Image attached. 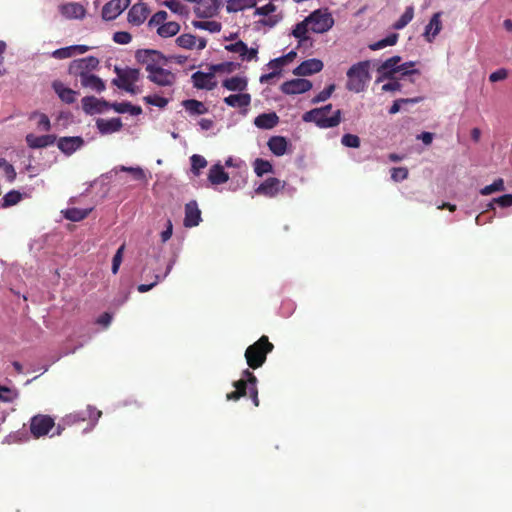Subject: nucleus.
Segmentation results:
<instances>
[{
    "label": "nucleus",
    "instance_id": "42",
    "mask_svg": "<svg viewBox=\"0 0 512 512\" xmlns=\"http://www.w3.org/2000/svg\"><path fill=\"white\" fill-rule=\"evenodd\" d=\"M21 199L22 194L19 191L11 190L8 193H6L5 196L2 198L1 206L3 208H7L16 205L21 201Z\"/></svg>",
    "mask_w": 512,
    "mask_h": 512
},
{
    "label": "nucleus",
    "instance_id": "21",
    "mask_svg": "<svg viewBox=\"0 0 512 512\" xmlns=\"http://www.w3.org/2000/svg\"><path fill=\"white\" fill-rule=\"evenodd\" d=\"M84 141L81 137H62L58 140L57 146L58 148L65 154L71 155L76 150H78Z\"/></svg>",
    "mask_w": 512,
    "mask_h": 512
},
{
    "label": "nucleus",
    "instance_id": "36",
    "mask_svg": "<svg viewBox=\"0 0 512 512\" xmlns=\"http://www.w3.org/2000/svg\"><path fill=\"white\" fill-rule=\"evenodd\" d=\"M82 108L87 114L100 113V99L94 96H85L81 100Z\"/></svg>",
    "mask_w": 512,
    "mask_h": 512
},
{
    "label": "nucleus",
    "instance_id": "43",
    "mask_svg": "<svg viewBox=\"0 0 512 512\" xmlns=\"http://www.w3.org/2000/svg\"><path fill=\"white\" fill-rule=\"evenodd\" d=\"M143 101L146 104H149V105H152V106H156V107H159L161 109L165 108L168 105V103H169V99L168 98L159 96L157 94L147 95V96L143 97Z\"/></svg>",
    "mask_w": 512,
    "mask_h": 512
},
{
    "label": "nucleus",
    "instance_id": "33",
    "mask_svg": "<svg viewBox=\"0 0 512 512\" xmlns=\"http://www.w3.org/2000/svg\"><path fill=\"white\" fill-rule=\"evenodd\" d=\"M255 6V0H229L226 5V10L229 13H236Z\"/></svg>",
    "mask_w": 512,
    "mask_h": 512
},
{
    "label": "nucleus",
    "instance_id": "30",
    "mask_svg": "<svg viewBox=\"0 0 512 512\" xmlns=\"http://www.w3.org/2000/svg\"><path fill=\"white\" fill-rule=\"evenodd\" d=\"M270 151L276 156H282L286 153L288 142L283 136H273L267 143Z\"/></svg>",
    "mask_w": 512,
    "mask_h": 512
},
{
    "label": "nucleus",
    "instance_id": "23",
    "mask_svg": "<svg viewBox=\"0 0 512 512\" xmlns=\"http://www.w3.org/2000/svg\"><path fill=\"white\" fill-rule=\"evenodd\" d=\"M26 143L32 149L45 148L50 145H53L56 141V136L54 135H42L36 136L34 134L26 135Z\"/></svg>",
    "mask_w": 512,
    "mask_h": 512
},
{
    "label": "nucleus",
    "instance_id": "10",
    "mask_svg": "<svg viewBox=\"0 0 512 512\" xmlns=\"http://www.w3.org/2000/svg\"><path fill=\"white\" fill-rule=\"evenodd\" d=\"M149 14L150 8L148 4L143 1H139L130 8L127 20L134 26H140L145 22Z\"/></svg>",
    "mask_w": 512,
    "mask_h": 512
},
{
    "label": "nucleus",
    "instance_id": "27",
    "mask_svg": "<svg viewBox=\"0 0 512 512\" xmlns=\"http://www.w3.org/2000/svg\"><path fill=\"white\" fill-rule=\"evenodd\" d=\"M222 86L229 91L242 93L247 89L248 81L245 77L233 76L223 80Z\"/></svg>",
    "mask_w": 512,
    "mask_h": 512
},
{
    "label": "nucleus",
    "instance_id": "3",
    "mask_svg": "<svg viewBox=\"0 0 512 512\" xmlns=\"http://www.w3.org/2000/svg\"><path fill=\"white\" fill-rule=\"evenodd\" d=\"M274 349V345L266 335L261 336L256 342L248 346L245 351L247 365L251 369L260 368L266 361L267 355Z\"/></svg>",
    "mask_w": 512,
    "mask_h": 512
},
{
    "label": "nucleus",
    "instance_id": "29",
    "mask_svg": "<svg viewBox=\"0 0 512 512\" xmlns=\"http://www.w3.org/2000/svg\"><path fill=\"white\" fill-rule=\"evenodd\" d=\"M81 86L86 89H90L97 93H101L106 89L105 82L95 74H89L85 79L80 82Z\"/></svg>",
    "mask_w": 512,
    "mask_h": 512
},
{
    "label": "nucleus",
    "instance_id": "39",
    "mask_svg": "<svg viewBox=\"0 0 512 512\" xmlns=\"http://www.w3.org/2000/svg\"><path fill=\"white\" fill-rule=\"evenodd\" d=\"M414 17V7H406L401 17L393 24V28L396 30L403 29Z\"/></svg>",
    "mask_w": 512,
    "mask_h": 512
},
{
    "label": "nucleus",
    "instance_id": "28",
    "mask_svg": "<svg viewBox=\"0 0 512 512\" xmlns=\"http://www.w3.org/2000/svg\"><path fill=\"white\" fill-rule=\"evenodd\" d=\"M208 180L213 185H220L229 180V175L224 171V168L220 164H215L209 170Z\"/></svg>",
    "mask_w": 512,
    "mask_h": 512
},
{
    "label": "nucleus",
    "instance_id": "31",
    "mask_svg": "<svg viewBox=\"0 0 512 512\" xmlns=\"http://www.w3.org/2000/svg\"><path fill=\"white\" fill-rule=\"evenodd\" d=\"M182 106L191 115H203L208 112V108L201 101L196 99H188L182 102Z\"/></svg>",
    "mask_w": 512,
    "mask_h": 512
},
{
    "label": "nucleus",
    "instance_id": "41",
    "mask_svg": "<svg viewBox=\"0 0 512 512\" xmlns=\"http://www.w3.org/2000/svg\"><path fill=\"white\" fill-rule=\"evenodd\" d=\"M397 40H398V34L392 33V34L388 35L387 37H385L384 39H381V40L371 44L369 46V48L374 51L380 50L387 46L395 45L397 43Z\"/></svg>",
    "mask_w": 512,
    "mask_h": 512
},
{
    "label": "nucleus",
    "instance_id": "62",
    "mask_svg": "<svg viewBox=\"0 0 512 512\" xmlns=\"http://www.w3.org/2000/svg\"><path fill=\"white\" fill-rule=\"evenodd\" d=\"M172 233H173V224H172V221L170 219H168L166 222V229L161 232V241L163 243L167 242L171 238Z\"/></svg>",
    "mask_w": 512,
    "mask_h": 512
},
{
    "label": "nucleus",
    "instance_id": "55",
    "mask_svg": "<svg viewBox=\"0 0 512 512\" xmlns=\"http://www.w3.org/2000/svg\"><path fill=\"white\" fill-rule=\"evenodd\" d=\"M120 170L130 173L136 180L141 181V180L145 179V173H144L143 169L140 167L121 166Z\"/></svg>",
    "mask_w": 512,
    "mask_h": 512
},
{
    "label": "nucleus",
    "instance_id": "20",
    "mask_svg": "<svg viewBox=\"0 0 512 512\" xmlns=\"http://www.w3.org/2000/svg\"><path fill=\"white\" fill-rule=\"evenodd\" d=\"M176 43L179 47L184 49H193L195 46L198 50H203L207 41L204 38H199L198 40L192 34H182L176 39Z\"/></svg>",
    "mask_w": 512,
    "mask_h": 512
},
{
    "label": "nucleus",
    "instance_id": "11",
    "mask_svg": "<svg viewBox=\"0 0 512 512\" xmlns=\"http://www.w3.org/2000/svg\"><path fill=\"white\" fill-rule=\"evenodd\" d=\"M401 61L400 56H393L385 60L378 68L377 72L380 76L377 79V82H381L384 79L394 80L395 74L399 72L398 65Z\"/></svg>",
    "mask_w": 512,
    "mask_h": 512
},
{
    "label": "nucleus",
    "instance_id": "38",
    "mask_svg": "<svg viewBox=\"0 0 512 512\" xmlns=\"http://www.w3.org/2000/svg\"><path fill=\"white\" fill-rule=\"evenodd\" d=\"M310 31L309 23L306 22V18L297 23L292 31V35L299 40V42H303L308 40L307 33Z\"/></svg>",
    "mask_w": 512,
    "mask_h": 512
},
{
    "label": "nucleus",
    "instance_id": "32",
    "mask_svg": "<svg viewBox=\"0 0 512 512\" xmlns=\"http://www.w3.org/2000/svg\"><path fill=\"white\" fill-rule=\"evenodd\" d=\"M440 17H441V12L435 13L432 16V18L430 19L428 25L426 26L424 34L427 37L428 41H431L430 35L432 36V38H434L436 35L439 34L441 27H442Z\"/></svg>",
    "mask_w": 512,
    "mask_h": 512
},
{
    "label": "nucleus",
    "instance_id": "24",
    "mask_svg": "<svg viewBox=\"0 0 512 512\" xmlns=\"http://www.w3.org/2000/svg\"><path fill=\"white\" fill-rule=\"evenodd\" d=\"M96 126L101 134H111L119 131L123 124L120 118L98 119Z\"/></svg>",
    "mask_w": 512,
    "mask_h": 512
},
{
    "label": "nucleus",
    "instance_id": "2",
    "mask_svg": "<svg viewBox=\"0 0 512 512\" xmlns=\"http://www.w3.org/2000/svg\"><path fill=\"white\" fill-rule=\"evenodd\" d=\"M257 378L256 376L249 371V369H245L242 372V378L235 381L233 386L235 390L228 393L226 395L227 400L237 401L241 397L249 395L252 399L255 407L259 406V398H258V388H257Z\"/></svg>",
    "mask_w": 512,
    "mask_h": 512
},
{
    "label": "nucleus",
    "instance_id": "9",
    "mask_svg": "<svg viewBox=\"0 0 512 512\" xmlns=\"http://www.w3.org/2000/svg\"><path fill=\"white\" fill-rule=\"evenodd\" d=\"M55 427V420L50 415L37 414L30 419V432L35 439L48 435Z\"/></svg>",
    "mask_w": 512,
    "mask_h": 512
},
{
    "label": "nucleus",
    "instance_id": "49",
    "mask_svg": "<svg viewBox=\"0 0 512 512\" xmlns=\"http://www.w3.org/2000/svg\"><path fill=\"white\" fill-rule=\"evenodd\" d=\"M334 90H335L334 84L328 85L325 89H323L316 96H314L312 98L311 102L313 104H317V103L326 101L327 99H329L331 97Z\"/></svg>",
    "mask_w": 512,
    "mask_h": 512
},
{
    "label": "nucleus",
    "instance_id": "56",
    "mask_svg": "<svg viewBox=\"0 0 512 512\" xmlns=\"http://www.w3.org/2000/svg\"><path fill=\"white\" fill-rule=\"evenodd\" d=\"M17 394L12 389L0 385V400L3 402H12Z\"/></svg>",
    "mask_w": 512,
    "mask_h": 512
},
{
    "label": "nucleus",
    "instance_id": "16",
    "mask_svg": "<svg viewBox=\"0 0 512 512\" xmlns=\"http://www.w3.org/2000/svg\"><path fill=\"white\" fill-rule=\"evenodd\" d=\"M323 69V63L321 60L312 58L303 61L300 65H298L293 73L297 76H308L314 73H318Z\"/></svg>",
    "mask_w": 512,
    "mask_h": 512
},
{
    "label": "nucleus",
    "instance_id": "26",
    "mask_svg": "<svg viewBox=\"0 0 512 512\" xmlns=\"http://www.w3.org/2000/svg\"><path fill=\"white\" fill-rule=\"evenodd\" d=\"M224 103L233 108H245L251 103V96L248 93L231 94L224 98Z\"/></svg>",
    "mask_w": 512,
    "mask_h": 512
},
{
    "label": "nucleus",
    "instance_id": "50",
    "mask_svg": "<svg viewBox=\"0 0 512 512\" xmlns=\"http://www.w3.org/2000/svg\"><path fill=\"white\" fill-rule=\"evenodd\" d=\"M494 204L499 205L502 208L512 206V194H505L500 197L494 198L489 204L488 208L494 209Z\"/></svg>",
    "mask_w": 512,
    "mask_h": 512
},
{
    "label": "nucleus",
    "instance_id": "61",
    "mask_svg": "<svg viewBox=\"0 0 512 512\" xmlns=\"http://www.w3.org/2000/svg\"><path fill=\"white\" fill-rule=\"evenodd\" d=\"M508 77V71L504 68L498 69L494 72H492L489 76V80L491 82H498L505 80Z\"/></svg>",
    "mask_w": 512,
    "mask_h": 512
},
{
    "label": "nucleus",
    "instance_id": "15",
    "mask_svg": "<svg viewBox=\"0 0 512 512\" xmlns=\"http://www.w3.org/2000/svg\"><path fill=\"white\" fill-rule=\"evenodd\" d=\"M283 188L284 183H282L278 178L270 177L261 183L255 191L259 195L274 197Z\"/></svg>",
    "mask_w": 512,
    "mask_h": 512
},
{
    "label": "nucleus",
    "instance_id": "8",
    "mask_svg": "<svg viewBox=\"0 0 512 512\" xmlns=\"http://www.w3.org/2000/svg\"><path fill=\"white\" fill-rule=\"evenodd\" d=\"M310 31L313 33H325L334 25V19L327 10L317 9L306 17Z\"/></svg>",
    "mask_w": 512,
    "mask_h": 512
},
{
    "label": "nucleus",
    "instance_id": "60",
    "mask_svg": "<svg viewBox=\"0 0 512 512\" xmlns=\"http://www.w3.org/2000/svg\"><path fill=\"white\" fill-rule=\"evenodd\" d=\"M84 413L86 415V419L88 418L90 421L94 423L97 422L102 415V412L100 410L92 406H88Z\"/></svg>",
    "mask_w": 512,
    "mask_h": 512
},
{
    "label": "nucleus",
    "instance_id": "47",
    "mask_svg": "<svg viewBox=\"0 0 512 512\" xmlns=\"http://www.w3.org/2000/svg\"><path fill=\"white\" fill-rule=\"evenodd\" d=\"M225 49L232 53H237L241 58H245V54L248 51V46L241 40L231 43L225 46Z\"/></svg>",
    "mask_w": 512,
    "mask_h": 512
},
{
    "label": "nucleus",
    "instance_id": "18",
    "mask_svg": "<svg viewBox=\"0 0 512 512\" xmlns=\"http://www.w3.org/2000/svg\"><path fill=\"white\" fill-rule=\"evenodd\" d=\"M59 11L67 19H82L86 14V9L78 2L62 4L59 6Z\"/></svg>",
    "mask_w": 512,
    "mask_h": 512
},
{
    "label": "nucleus",
    "instance_id": "48",
    "mask_svg": "<svg viewBox=\"0 0 512 512\" xmlns=\"http://www.w3.org/2000/svg\"><path fill=\"white\" fill-rule=\"evenodd\" d=\"M0 169H3L7 181L10 183L16 179L17 173L12 164L8 163L6 159L0 158Z\"/></svg>",
    "mask_w": 512,
    "mask_h": 512
},
{
    "label": "nucleus",
    "instance_id": "19",
    "mask_svg": "<svg viewBox=\"0 0 512 512\" xmlns=\"http://www.w3.org/2000/svg\"><path fill=\"white\" fill-rule=\"evenodd\" d=\"M276 11V5L272 2H269L268 4L257 7L254 14L255 15H261V16H268V18L262 19L260 22L269 27L275 26L280 20L281 17L278 15H272L270 14L274 13Z\"/></svg>",
    "mask_w": 512,
    "mask_h": 512
},
{
    "label": "nucleus",
    "instance_id": "64",
    "mask_svg": "<svg viewBox=\"0 0 512 512\" xmlns=\"http://www.w3.org/2000/svg\"><path fill=\"white\" fill-rule=\"evenodd\" d=\"M267 65L269 68L273 69V71H279V74H280L282 67L285 65L284 58L279 57V58L273 59Z\"/></svg>",
    "mask_w": 512,
    "mask_h": 512
},
{
    "label": "nucleus",
    "instance_id": "14",
    "mask_svg": "<svg viewBox=\"0 0 512 512\" xmlns=\"http://www.w3.org/2000/svg\"><path fill=\"white\" fill-rule=\"evenodd\" d=\"M191 78L194 87L197 89L213 90L217 85L216 81L214 80V73L211 70L209 73L197 71L192 74Z\"/></svg>",
    "mask_w": 512,
    "mask_h": 512
},
{
    "label": "nucleus",
    "instance_id": "13",
    "mask_svg": "<svg viewBox=\"0 0 512 512\" xmlns=\"http://www.w3.org/2000/svg\"><path fill=\"white\" fill-rule=\"evenodd\" d=\"M312 88V82L307 79L296 78L284 82L281 85V91L287 95L302 94Z\"/></svg>",
    "mask_w": 512,
    "mask_h": 512
},
{
    "label": "nucleus",
    "instance_id": "1",
    "mask_svg": "<svg viewBox=\"0 0 512 512\" xmlns=\"http://www.w3.org/2000/svg\"><path fill=\"white\" fill-rule=\"evenodd\" d=\"M139 62L146 64L145 70L148 72L147 78L154 84L161 87H171L176 82V75L157 64L158 59L163 55L155 50H139L136 53Z\"/></svg>",
    "mask_w": 512,
    "mask_h": 512
},
{
    "label": "nucleus",
    "instance_id": "52",
    "mask_svg": "<svg viewBox=\"0 0 512 512\" xmlns=\"http://www.w3.org/2000/svg\"><path fill=\"white\" fill-rule=\"evenodd\" d=\"M167 17H168V14L166 11L161 10V11L156 12L148 21V27L149 28H154V27L158 28L160 25H162V23L166 22Z\"/></svg>",
    "mask_w": 512,
    "mask_h": 512
},
{
    "label": "nucleus",
    "instance_id": "22",
    "mask_svg": "<svg viewBox=\"0 0 512 512\" xmlns=\"http://www.w3.org/2000/svg\"><path fill=\"white\" fill-rule=\"evenodd\" d=\"M52 88L64 103L72 104L76 101L77 92L66 87L61 81H53Z\"/></svg>",
    "mask_w": 512,
    "mask_h": 512
},
{
    "label": "nucleus",
    "instance_id": "7",
    "mask_svg": "<svg viewBox=\"0 0 512 512\" xmlns=\"http://www.w3.org/2000/svg\"><path fill=\"white\" fill-rule=\"evenodd\" d=\"M99 64V59L94 56L75 59L69 64L68 73L75 78H79L81 82L82 79L92 74L93 71L98 68Z\"/></svg>",
    "mask_w": 512,
    "mask_h": 512
},
{
    "label": "nucleus",
    "instance_id": "54",
    "mask_svg": "<svg viewBox=\"0 0 512 512\" xmlns=\"http://www.w3.org/2000/svg\"><path fill=\"white\" fill-rule=\"evenodd\" d=\"M408 169L406 167H394L391 170V178L395 182H400L408 178Z\"/></svg>",
    "mask_w": 512,
    "mask_h": 512
},
{
    "label": "nucleus",
    "instance_id": "34",
    "mask_svg": "<svg viewBox=\"0 0 512 512\" xmlns=\"http://www.w3.org/2000/svg\"><path fill=\"white\" fill-rule=\"evenodd\" d=\"M180 30V25L175 21L162 23L157 28V34L162 38L175 36Z\"/></svg>",
    "mask_w": 512,
    "mask_h": 512
},
{
    "label": "nucleus",
    "instance_id": "57",
    "mask_svg": "<svg viewBox=\"0 0 512 512\" xmlns=\"http://www.w3.org/2000/svg\"><path fill=\"white\" fill-rule=\"evenodd\" d=\"M51 55H52V57H54L56 59H66V58L72 57L74 54H73L71 46H68V47L56 49L55 51L52 52Z\"/></svg>",
    "mask_w": 512,
    "mask_h": 512
},
{
    "label": "nucleus",
    "instance_id": "37",
    "mask_svg": "<svg viewBox=\"0 0 512 512\" xmlns=\"http://www.w3.org/2000/svg\"><path fill=\"white\" fill-rule=\"evenodd\" d=\"M91 211H92L91 208L79 209V208L73 207V208L66 209L63 213H64V217L67 220H70L73 222H78V221H81V220L85 219L86 217H88V215L90 214Z\"/></svg>",
    "mask_w": 512,
    "mask_h": 512
},
{
    "label": "nucleus",
    "instance_id": "40",
    "mask_svg": "<svg viewBox=\"0 0 512 512\" xmlns=\"http://www.w3.org/2000/svg\"><path fill=\"white\" fill-rule=\"evenodd\" d=\"M254 171L257 176L261 177L264 174L270 173L273 170L272 164L262 158H257L254 161Z\"/></svg>",
    "mask_w": 512,
    "mask_h": 512
},
{
    "label": "nucleus",
    "instance_id": "53",
    "mask_svg": "<svg viewBox=\"0 0 512 512\" xmlns=\"http://www.w3.org/2000/svg\"><path fill=\"white\" fill-rule=\"evenodd\" d=\"M341 144L349 148H359L361 142L357 135L347 133L342 136Z\"/></svg>",
    "mask_w": 512,
    "mask_h": 512
},
{
    "label": "nucleus",
    "instance_id": "17",
    "mask_svg": "<svg viewBox=\"0 0 512 512\" xmlns=\"http://www.w3.org/2000/svg\"><path fill=\"white\" fill-rule=\"evenodd\" d=\"M201 221V211L195 200L188 202L185 205L184 226L187 228L199 225Z\"/></svg>",
    "mask_w": 512,
    "mask_h": 512
},
{
    "label": "nucleus",
    "instance_id": "6",
    "mask_svg": "<svg viewBox=\"0 0 512 512\" xmlns=\"http://www.w3.org/2000/svg\"><path fill=\"white\" fill-rule=\"evenodd\" d=\"M370 61L365 60L352 65L347 71L346 88L349 91L360 93L365 90L370 80Z\"/></svg>",
    "mask_w": 512,
    "mask_h": 512
},
{
    "label": "nucleus",
    "instance_id": "59",
    "mask_svg": "<svg viewBox=\"0 0 512 512\" xmlns=\"http://www.w3.org/2000/svg\"><path fill=\"white\" fill-rule=\"evenodd\" d=\"M416 103L418 102V99L415 98V99H404V98H401V99H398V100H395L392 104V106L390 107L389 109V113L390 114H396L400 111L401 109V104L402 103Z\"/></svg>",
    "mask_w": 512,
    "mask_h": 512
},
{
    "label": "nucleus",
    "instance_id": "25",
    "mask_svg": "<svg viewBox=\"0 0 512 512\" xmlns=\"http://www.w3.org/2000/svg\"><path fill=\"white\" fill-rule=\"evenodd\" d=\"M278 122L279 117L275 112L262 113L254 120L255 126L260 129H272L278 124Z\"/></svg>",
    "mask_w": 512,
    "mask_h": 512
},
{
    "label": "nucleus",
    "instance_id": "4",
    "mask_svg": "<svg viewBox=\"0 0 512 512\" xmlns=\"http://www.w3.org/2000/svg\"><path fill=\"white\" fill-rule=\"evenodd\" d=\"M114 72L117 77L112 79V85L132 95L141 92V89L135 85V83L141 78L140 69L131 67L121 68L119 66H115Z\"/></svg>",
    "mask_w": 512,
    "mask_h": 512
},
{
    "label": "nucleus",
    "instance_id": "63",
    "mask_svg": "<svg viewBox=\"0 0 512 512\" xmlns=\"http://www.w3.org/2000/svg\"><path fill=\"white\" fill-rule=\"evenodd\" d=\"M85 420H86V415L84 412L72 413V414L67 415L65 418V421L68 424L76 423L79 421H85Z\"/></svg>",
    "mask_w": 512,
    "mask_h": 512
},
{
    "label": "nucleus",
    "instance_id": "51",
    "mask_svg": "<svg viewBox=\"0 0 512 512\" xmlns=\"http://www.w3.org/2000/svg\"><path fill=\"white\" fill-rule=\"evenodd\" d=\"M197 28L208 30L211 33H217L221 31V23L217 21H201L195 22Z\"/></svg>",
    "mask_w": 512,
    "mask_h": 512
},
{
    "label": "nucleus",
    "instance_id": "46",
    "mask_svg": "<svg viewBox=\"0 0 512 512\" xmlns=\"http://www.w3.org/2000/svg\"><path fill=\"white\" fill-rule=\"evenodd\" d=\"M239 67V64L234 62H224L219 64H213L210 66V70L215 74L216 72L232 73Z\"/></svg>",
    "mask_w": 512,
    "mask_h": 512
},
{
    "label": "nucleus",
    "instance_id": "35",
    "mask_svg": "<svg viewBox=\"0 0 512 512\" xmlns=\"http://www.w3.org/2000/svg\"><path fill=\"white\" fill-rule=\"evenodd\" d=\"M111 108L117 113H130L131 115L138 116L142 113L140 106L132 105L130 102L112 103Z\"/></svg>",
    "mask_w": 512,
    "mask_h": 512
},
{
    "label": "nucleus",
    "instance_id": "5",
    "mask_svg": "<svg viewBox=\"0 0 512 512\" xmlns=\"http://www.w3.org/2000/svg\"><path fill=\"white\" fill-rule=\"evenodd\" d=\"M332 110V104H327L320 108H314L302 115V120L304 122H313L320 129H328L337 127L341 123L342 112L340 109H337L333 112L329 119H322L320 116L323 113H329Z\"/></svg>",
    "mask_w": 512,
    "mask_h": 512
},
{
    "label": "nucleus",
    "instance_id": "45",
    "mask_svg": "<svg viewBox=\"0 0 512 512\" xmlns=\"http://www.w3.org/2000/svg\"><path fill=\"white\" fill-rule=\"evenodd\" d=\"M503 190H505L504 181L502 178H498L492 184L483 187L480 190V194L487 196L494 192H500Z\"/></svg>",
    "mask_w": 512,
    "mask_h": 512
},
{
    "label": "nucleus",
    "instance_id": "12",
    "mask_svg": "<svg viewBox=\"0 0 512 512\" xmlns=\"http://www.w3.org/2000/svg\"><path fill=\"white\" fill-rule=\"evenodd\" d=\"M131 3V0H111L102 8V18L106 21L116 19Z\"/></svg>",
    "mask_w": 512,
    "mask_h": 512
},
{
    "label": "nucleus",
    "instance_id": "44",
    "mask_svg": "<svg viewBox=\"0 0 512 512\" xmlns=\"http://www.w3.org/2000/svg\"><path fill=\"white\" fill-rule=\"evenodd\" d=\"M191 160V171L194 175L198 176L200 174V170L207 166L206 159L198 154H194L190 158Z\"/></svg>",
    "mask_w": 512,
    "mask_h": 512
},
{
    "label": "nucleus",
    "instance_id": "58",
    "mask_svg": "<svg viewBox=\"0 0 512 512\" xmlns=\"http://www.w3.org/2000/svg\"><path fill=\"white\" fill-rule=\"evenodd\" d=\"M113 40L118 44H128L131 42L132 36L126 31H118L114 33Z\"/></svg>",
    "mask_w": 512,
    "mask_h": 512
}]
</instances>
